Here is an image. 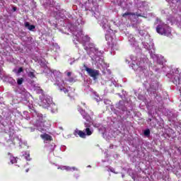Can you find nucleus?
<instances>
[{
  "instance_id": "nucleus-23",
  "label": "nucleus",
  "mask_w": 181,
  "mask_h": 181,
  "mask_svg": "<svg viewBox=\"0 0 181 181\" xmlns=\"http://www.w3.org/2000/svg\"><path fill=\"white\" fill-rule=\"evenodd\" d=\"M71 170H77V168L76 167H71Z\"/></svg>"
},
{
  "instance_id": "nucleus-7",
  "label": "nucleus",
  "mask_w": 181,
  "mask_h": 181,
  "mask_svg": "<svg viewBox=\"0 0 181 181\" xmlns=\"http://www.w3.org/2000/svg\"><path fill=\"white\" fill-rule=\"evenodd\" d=\"M74 135H75V136H77V135H78V136H80V138H83L85 139L86 136V132H84V131H81V130H78V129H76L74 132Z\"/></svg>"
},
{
  "instance_id": "nucleus-19",
  "label": "nucleus",
  "mask_w": 181,
  "mask_h": 181,
  "mask_svg": "<svg viewBox=\"0 0 181 181\" xmlns=\"http://www.w3.org/2000/svg\"><path fill=\"white\" fill-rule=\"evenodd\" d=\"M64 169H65V170H71V167H69V166H64Z\"/></svg>"
},
{
  "instance_id": "nucleus-3",
  "label": "nucleus",
  "mask_w": 181,
  "mask_h": 181,
  "mask_svg": "<svg viewBox=\"0 0 181 181\" xmlns=\"http://www.w3.org/2000/svg\"><path fill=\"white\" fill-rule=\"evenodd\" d=\"M83 67L90 77H93V78L95 79L98 76H100V71L88 68L86 64H83Z\"/></svg>"
},
{
  "instance_id": "nucleus-12",
  "label": "nucleus",
  "mask_w": 181,
  "mask_h": 181,
  "mask_svg": "<svg viewBox=\"0 0 181 181\" xmlns=\"http://www.w3.org/2000/svg\"><path fill=\"white\" fill-rule=\"evenodd\" d=\"M28 76L30 77V78H35V77H36L35 75V70H33V71L28 72Z\"/></svg>"
},
{
  "instance_id": "nucleus-24",
  "label": "nucleus",
  "mask_w": 181,
  "mask_h": 181,
  "mask_svg": "<svg viewBox=\"0 0 181 181\" xmlns=\"http://www.w3.org/2000/svg\"><path fill=\"white\" fill-rule=\"evenodd\" d=\"M17 8L16 7H13V11H14V12H16V11H17Z\"/></svg>"
},
{
  "instance_id": "nucleus-27",
  "label": "nucleus",
  "mask_w": 181,
  "mask_h": 181,
  "mask_svg": "<svg viewBox=\"0 0 181 181\" xmlns=\"http://www.w3.org/2000/svg\"><path fill=\"white\" fill-rule=\"evenodd\" d=\"M83 105H86V103H83Z\"/></svg>"
},
{
  "instance_id": "nucleus-14",
  "label": "nucleus",
  "mask_w": 181,
  "mask_h": 181,
  "mask_svg": "<svg viewBox=\"0 0 181 181\" xmlns=\"http://www.w3.org/2000/svg\"><path fill=\"white\" fill-rule=\"evenodd\" d=\"M18 160H16V158L15 157H11V163L13 165V163H17Z\"/></svg>"
},
{
  "instance_id": "nucleus-17",
  "label": "nucleus",
  "mask_w": 181,
  "mask_h": 181,
  "mask_svg": "<svg viewBox=\"0 0 181 181\" xmlns=\"http://www.w3.org/2000/svg\"><path fill=\"white\" fill-rule=\"evenodd\" d=\"M69 83H76V80H74V78L70 77L68 80Z\"/></svg>"
},
{
  "instance_id": "nucleus-18",
  "label": "nucleus",
  "mask_w": 181,
  "mask_h": 181,
  "mask_svg": "<svg viewBox=\"0 0 181 181\" xmlns=\"http://www.w3.org/2000/svg\"><path fill=\"white\" fill-rule=\"evenodd\" d=\"M25 158L26 160H30V154L25 153Z\"/></svg>"
},
{
  "instance_id": "nucleus-10",
  "label": "nucleus",
  "mask_w": 181,
  "mask_h": 181,
  "mask_svg": "<svg viewBox=\"0 0 181 181\" xmlns=\"http://www.w3.org/2000/svg\"><path fill=\"white\" fill-rule=\"evenodd\" d=\"M105 39L107 41V45L110 46L112 45V37L110 35H105Z\"/></svg>"
},
{
  "instance_id": "nucleus-15",
  "label": "nucleus",
  "mask_w": 181,
  "mask_h": 181,
  "mask_svg": "<svg viewBox=\"0 0 181 181\" xmlns=\"http://www.w3.org/2000/svg\"><path fill=\"white\" fill-rule=\"evenodd\" d=\"M84 119H86L88 122H90V120L91 119V117L88 115H83Z\"/></svg>"
},
{
  "instance_id": "nucleus-21",
  "label": "nucleus",
  "mask_w": 181,
  "mask_h": 181,
  "mask_svg": "<svg viewBox=\"0 0 181 181\" xmlns=\"http://www.w3.org/2000/svg\"><path fill=\"white\" fill-rule=\"evenodd\" d=\"M63 91H64V93H69V90H67L66 88H63Z\"/></svg>"
},
{
  "instance_id": "nucleus-5",
  "label": "nucleus",
  "mask_w": 181,
  "mask_h": 181,
  "mask_svg": "<svg viewBox=\"0 0 181 181\" xmlns=\"http://www.w3.org/2000/svg\"><path fill=\"white\" fill-rule=\"evenodd\" d=\"M85 129L83 130V132H86V135L88 136H90V135H93V132H94V130L91 129V124L85 122Z\"/></svg>"
},
{
  "instance_id": "nucleus-16",
  "label": "nucleus",
  "mask_w": 181,
  "mask_h": 181,
  "mask_svg": "<svg viewBox=\"0 0 181 181\" xmlns=\"http://www.w3.org/2000/svg\"><path fill=\"white\" fill-rule=\"evenodd\" d=\"M22 83H23V78H21L17 80V84H18V86H21Z\"/></svg>"
},
{
  "instance_id": "nucleus-26",
  "label": "nucleus",
  "mask_w": 181,
  "mask_h": 181,
  "mask_svg": "<svg viewBox=\"0 0 181 181\" xmlns=\"http://www.w3.org/2000/svg\"><path fill=\"white\" fill-rule=\"evenodd\" d=\"M88 168H91V166H90V165H88Z\"/></svg>"
},
{
  "instance_id": "nucleus-20",
  "label": "nucleus",
  "mask_w": 181,
  "mask_h": 181,
  "mask_svg": "<svg viewBox=\"0 0 181 181\" xmlns=\"http://www.w3.org/2000/svg\"><path fill=\"white\" fill-rule=\"evenodd\" d=\"M22 71H23V68L20 67V68L18 69V74H19L22 73Z\"/></svg>"
},
{
  "instance_id": "nucleus-13",
  "label": "nucleus",
  "mask_w": 181,
  "mask_h": 181,
  "mask_svg": "<svg viewBox=\"0 0 181 181\" xmlns=\"http://www.w3.org/2000/svg\"><path fill=\"white\" fill-rule=\"evenodd\" d=\"M144 134L145 136H149V135H151V130H149V129H147L144 131Z\"/></svg>"
},
{
  "instance_id": "nucleus-11",
  "label": "nucleus",
  "mask_w": 181,
  "mask_h": 181,
  "mask_svg": "<svg viewBox=\"0 0 181 181\" xmlns=\"http://www.w3.org/2000/svg\"><path fill=\"white\" fill-rule=\"evenodd\" d=\"M135 13H131V12H126L122 15V18H127V16H135Z\"/></svg>"
},
{
  "instance_id": "nucleus-6",
  "label": "nucleus",
  "mask_w": 181,
  "mask_h": 181,
  "mask_svg": "<svg viewBox=\"0 0 181 181\" xmlns=\"http://www.w3.org/2000/svg\"><path fill=\"white\" fill-rule=\"evenodd\" d=\"M40 138L44 140V142H50L53 141V137L48 134L47 133H45L43 134H40Z\"/></svg>"
},
{
  "instance_id": "nucleus-9",
  "label": "nucleus",
  "mask_w": 181,
  "mask_h": 181,
  "mask_svg": "<svg viewBox=\"0 0 181 181\" xmlns=\"http://www.w3.org/2000/svg\"><path fill=\"white\" fill-rule=\"evenodd\" d=\"M24 25L25 28H28V30H33L36 28L35 25H30L29 22H25Z\"/></svg>"
},
{
  "instance_id": "nucleus-4",
  "label": "nucleus",
  "mask_w": 181,
  "mask_h": 181,
  "mask_svg": "<svg viewBox=\"0 0 181 181\" xmlns=\"http://www.w3.org/2000/svg\"><path fill=\"white\" fill-rule=\"evenodd\" d=\"M35 127L40 132H43V131H45L46 128V122L45 121H40V120H37L35 122Z\"/></svg>"
},
{
  "instance_id": "nucleus-1",
  "label": "nucleus",
  "mask_w": 181,
  "mask_h": 181,
  "mask_svg": "<svg viewBox=\"0 0 181 181\" xmlns=\"http://www.w3.org/2000/svg\"><path fill=\"white\" fill-rule=\"evenodd\" d=\"M156 32L159 35H164V36H169L172 33V29L167 24L162 23L157 25Z\"/></svg>"
},
{
  "instance_id": "nucleus-2",
  "label": "nucleus",
  "mask_w": 181,
  "mask_h": 181,
  "mask_svg": "<svg viewBox=\"0 0 181 181\" xmlns=\"http://www.w3.org/2000/svg\"><path fill=\"white\" fill-rule=\"evenodd\" d=\"M173 83L181 93V71L179 69L175 70Z\"/></svg>"
},
{
  "instance_id": "nucleus-25",
  "label": "nucleus",
  "mask_w": 181,
  "mask_h": 181,
  "mask_svg": "<svg viewBox=\"0 0 181 181\" xmlns=\"http://www.w3.org/2000/svg\"><path fill=\"white\" fill-rule=\"evenodd\" d=\"M148 121H150V122L152 121V119H148Z\"/></svg>"
},
{
  "instance_id": "nucleus-8",
  "label": "nucleus",
  "mask_w": 181,
  "mask_h": 181,
  "mask_svg": "<svg viewBox=\"0 0 181 181\" xmlns=\"http://www.w3.org/2000/svg\"><path fill=\"white\" fill-rule=\"evenodd\" d=\"M90 37H88V35H83L82 36V45L83 46H86V43H88V42H90Z\"/></svg>"
},
{
  "instance_id": "nucleus-22",
  "label": "nucleus",
  "mask_w": 181,
  "mask_h": 181,
  "mask_svg": "<svg viewBox=\"0 0 181 181\" xmlns=\"http://www.w3.org/2000/svg\"><path fill=\"white\" fill-rule=\"evenodd\" d=\"M66 76H67L68 77H70V76H71V72H67V73H66Z\"/></svg>"
}]
</instances>
